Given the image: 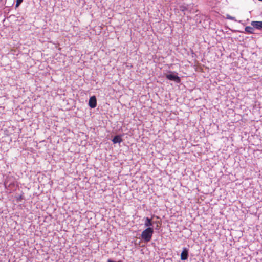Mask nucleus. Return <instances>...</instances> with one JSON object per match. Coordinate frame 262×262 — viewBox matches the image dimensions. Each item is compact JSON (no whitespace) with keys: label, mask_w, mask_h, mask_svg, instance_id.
<instances>
[{"label":"nucleus","mask_w":262,"mask_h":262,"mask_svg":"<svg viewBox=\"0 0 262 262\" xmlns=\"http://www.w3.org/2000/svg\"><path fill=\"white\" fill-rule=\"evenodd\" d=\"M154 230L151 227H148L141 233L142 238L145 242H149L152 237Z\"/></svg>","instance_id":"1"},{"label":"nucleus","mask_w":262,"mask_h":262,"mask_svg":"<svg viewBox=\"0 0 262 262\" xmlns=\"http://www.w3.org/2000/svg\"><path fill=\"white\" fill-rule=\"evenodd\" d=\"M251 25L254 28L258 30L262 29V21H252Z\"/></svg>","instance_id":"2"},{"label":"nucleus","mask_w":262,"mask_h":262,"mask_svg":"<svg viewBox=\"0 0 262 262\" xmlns=\"http://www.w3.org/2000/svg\"><path fill=\"white\" fill-rule=\"evenodd\" d=\"M166 77L168 79H169L170 80L174 81L177 82V83H179L181 81L180 78L177 75H173L172 74H167L166 75Z\"/></svg>","instance_id":"3"},{"label":"nucleus","mask_w":262,"mask_h":262,"mask_svg":"<svg viewBox=\"0 0 262 262\" xmlns=\"http://www.w3.org/2000/svg\"><path fill=\"white\" fill-rule=\"evenodd\" d=\"M89 105L91 108H95L97 105V100L95 96L90 97L89 101Z\"/></svg>","instance_id":"4"},{"label":"nucleus","mask_w":262,"mask_h":262,"mask_svg":"<svg viewBox=\"0 0 262 262\" xmlns=\"http://www.w3.org/2000/svg\"><path fill=\"white\" fill-rule=\"evenodd\" d=\"M188 251L186 248H184L181 254V259L182 260H186L188 258Z\"/></svg>","instance_id":"5"},{"label":"nucleus","mask_w":262,"mask_h":262,"mask_svg":"<svg viewBox=\"0 0 262 262\" xmlns=\"http://www.w3.org/2000/svg\"><path fill=\"white\" fill-rule=\"evenodd\" d=\"M144 225L145 227H151L152 226V222L151 221V219H149V217H146Z\"/></svg>","instance_id":"6"},{"label":"nucleus","mask_w":262,"mask_h":262,"mask_svg":"<svg viewBox=\"0 0 262 262\" xmlns=\"http://www.w3.org/2000/svg\"><path fill=\"white\" fill-rule=\"evenodd\" d=\"M112 141L114 144L117 143H120L122 141V139H121L120 136L117 135L114 137V138L112 140Z\"/></svg>","instance_id":"7"},{"label":"nucleus","mask_w":262,"mask_h":262,"mask_svg":"<svg viewBox=\"0 0 262 262\" xmlns=\"http://www.w3.org/2000/svg\"><path fill=\"white\" fill-rule=\"evenodd\" d=\"M245 30L246 32L250 33V34H253L254 33L253 32V27H250V26H247L245 28Z\"/></svg>","instance_id":"8"},{"label":"nucleus","mask_w":262,"mask_h":262,"mask_svg":"<svg viewBox=\"0 0 262 262\" xmlns=\"http://www.w3.org/2000/svg\"><path fill=\"white\" fill-rule=\"evenodd\" d=\"M5 187H6V188H7V187H10V188H11L12 187L14 186V183H10L9 185H8V184H7V182H6V181L5 182Z\"/></svg>","instance_id":"9"},{"label":"nucleus","mask_w":262,"mask_h":262,"mask_svg":"<svg viewBox=\"0 0 262 262\" xmlns=\"http://www.w3.org/2000/svg\"><path fill=\"white\" fill-rule=\"evenodd\" d=\"M23 0H16V7H18L20 4L23 2Z\"/></svg>","instance_id":"10"}]
</instances>
